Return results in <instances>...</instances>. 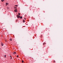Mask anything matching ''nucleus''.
<instances>
[{"mask_svg": "<svg viewBox=\"0 0 63 63\" xmlns=\"http://www.w3.org/2000/svg\"><path fill=\"white\" fill-rule=\"evenodd\" d=\"M24 19H26L25 18H24Z\"/></svg>", "mask_w": 63, "mask_h": 63, "instance_id": "obj_19", "label": "nucleus"}, {"mask_svg": "<svg viewBox=\"0 0 63 63\" xmlns=\"http://www.w3.org/2000/svg\"><path fill=\"white\" fill-rule=\"evenodd\" d=\"M17 18H19V17H20V16H19L18 15H17Z\"/></svg>", "mask_w": 63, "mask_h": 63, "instance_id": "obj_1", "label": "nucleus"}, {"mask_svg": "<svg viewBox=\"0 0 63 63\" xmlns=\"http://www.w3.org/2000/svg\"><path fill=\"white\" fill-rule=\"evenodd\" d=\"M23 22H25V21L24 20H23Z\"/></svg>", "mask_w": 63, "mask_h": 63, "instance_id": "obj_7", "label": "nucleus"}, {"mask_svg": "<svg viewBox=\"0 0 63 63\" xmlns=\"http://www.w3.org/2000/svg\"><path fill=\"white\" fill-rule=\"evenodd\" d=\"M10 41H12V39H10Z\"/></svg>", "mask_w": 63, "mask_h": 63, "instance_id": "obj_13", "label": "nucleus"}, {"mask_svg": "<svg viewBox=\"0 0 63 63\" xmlns=\"http://www.w3.org/2000/svg\"><path fill=\"white\" fill-rule=\"evenodd\" d=\"M8 4H8V3H6V6H7V5H8Z\"/></svg>", "mask_w": 63, "mask_h": 63, "instance_id": "obj_3", "label": "nucleus"}, {"mask_svg": "<svg viewBox=\"0 0 63 63\" xmlns=\"http://www.w3.org/2000/svg\"><path fill=\"white\" fill-rule=\"evenodd\" d=\"M20 18L21 19V18H22V17L21 16V17H20Z\"/></svg>", "mask_w": 63, "mask_h": 63, "instance_id": "obj_8", "label": "nucleus"}, {"mask_svg": "<svg viewBox=\"0 0 63 63\" xmlns=\"http://www.w3.org/2000/svg\"><path fill=\"white\" fill-rule=\"evenodd\" d=\"M6 55H4V57L6 58Z\"/></svg>", "mask_w": 63, "mask_h": 63, "instance_id": "obj_11", "label": "nucleus"}, {"mask_svg": "<svg viewBox=\"0 0 63 63\" xmlns=\"http://www.w3.org/2000/svg\"><path fill=\"white\" fill-rule=\"evenodd\" d=\"M17 57H18V56L17 55Z\"/></svg>", "mask_w": 63, "mask_h": 63, "instance_id": "obj_16", "label": "nucleus"}, {"mask_svg": "<svg viewBox=\"0 0 63 63\" xmlns=\"http://www.w3.org/2000/svg\"><path fill=\"white\" fill-rule=\"evenodd\" d=\"M1 2H3V1H4V0H1Z\"/></svg>", "mask_w": 63, "mask_h": 63, "instance_id": "obj_6", "label": "nucleus"}, {"mask_svg": "<svg viewBox=\"0 0 63 63\" xmlns=\"http://www.w3.org/2000/svg\"><path fill=\"white\" fill-rule=\"evenodd\" d=\"M10 56V57L11 58V59H12V56Z\"/></svg>", "mask_w": 63, "mask_h": 63, "instance_id": "obj_17", "label": "nucleus"}, {"mask_svg": "<svg viewBox=\"0 0 63 63\" xmlns=\"http://www.w3.org/2000/svg\"><path fill=\"white\" fill-rule=\"evenodd\" d=\"M22 63H23V62H24V61H22Z\"/></svg>", "mask_w": 63, "mask_h": 63, "instance_id": "obj_9", "label": "nucleus"}, {"mask_svg": "<svg viewBox=\"0 0 63 63\" xmlns=\"http://www.w3.org/2000/svg\"><path fill=\"white\" fill-rule=\"evenodd\" d=\"M15 9H16V8H17V7H15Z\"/></svg>", "mask_w": 63, "mask_h": 63, "instance_id": "obj_14", "label": "nucleus"}, {"mask_svg": "<svg viewBox=\"0 0 63 63\" xmlns=\"http://www.w3.org/2000/svg\"><path fill=\"white\" fill-rule=\"evenodd\" d=\"M44 44H45V43H43V45L44 46Z\"/></svg>", "mask_w": 63, "mask_h": 63, "instance_id": "obj_18", "label": "nucleus"}, {"mask_svg": "<svg viewBox=\"0 0 63 63\" xmlns=\"http://www.w3.org/2000/svg\"><path fill=\"white\" fill-rule=\"evenodd\" d=\"M13 54H16V52H14Z\"/></svg>", "mask_w": 63, "mask_h": 63, "instance_id": "obj_4", "label": "nucleus"}, {"mask_svg": "<svg viewBox=\"0 0 63 63\" xmlns=\"http://www.w3.org/2000/svg\"><path fill=\"white\" fill-rule=\"evenodd\" d=\"M53 62H55V61H54Z\"/></svg>", "mask_w": 63, "mask_h": 63, "instance_id": "obj_15", "label": "nucleus"}, {"mask_svg": "<svg viewBox=\"0 0 63 63\" xmlns=\"http://www.w3.org/2000/svg\"><path fill=\"white\" fill-rule=\"evenodd\" d=\"M18 15H20V13H18Z\"/></svg>", "mask_w": 63, "mask_h": 63, "instance_id": "obj_12", "label": "nucleus"}, {"mask_svg": "<svg viewBox=\"0 0 63 63\" xmlns=\"http://www.w3.org/2000/svg\"><path fill=\"white\" fill-rule=\"evenodd\" d=\"M15 6H16V7H17L18 6V5H16Z\"/></svg>", "mask_w": 63, "mask_h": 63, "instance_id": "obj_10", "label": "nucleus"}, {"mask_svg": "<svg viewBox=\"0 0 63 63\" xmlns=\"http://www.w3.org/2000/svg\"><path fill=\"white\" fill-rule=\"evenodd\" d=\"M15 12H17V9H15Z\"/></svg>", "mask_w": 63, "mask_h": 63, "instance_id": "obj_2", "label": "nucleus"}, {"mask_svg": "<svg viewBox=\"0 0 63 63\" xmlns=\"http://www.w3.org/2000/svg\"><path fill=\"white\" fill-rule=\"evenodd\" d=\"M1 45L2 46H3V44H2V42H1Z\"/></svg>", "mask_w": 63, "mask_h": 63, "instance_id": "obj_5", "label": "nucleus"}, {"mask_svg": "<svg viewBox=\"0 0 63 63\" xmlns=\"http://www.w3.org/2000/svg\"><path fill=\"white\" fill-rule=\"evenodd\" d=\"M17 21V20H16V21Z\"/></svg>", "mask_w": 63, "mask_h": 63, "instance_id": "obj_20", "label": "nucleus"}]
</instances>
